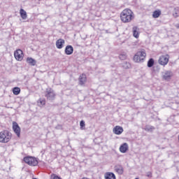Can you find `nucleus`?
Wrapping results in <instances>:
<instances>
[{
	"instance_id": "nucleus-1",
	"label": "nucleus",
	"mask_w": 179,
	"mask_h": 179,
	"mask_svg": "<svg viewBox=\"0 0 179 179\" xmlns=\"http://www.w3.org/2000/svg\"><path fill=\"white\" fill-rule=\"evenodd\" d=\"M120 19L123 23H129L134 19V13L126 8L120 13Z\"/></svg>"
},
{
	"instance_id": "nucleus-2",
	"label": "nucleus",
	"mask_w": 179,
	"mask_h": 179,
	"mask_svg": "<svg viewBox=\"0 0 179 179\" xmlns=\"http://www.w3.org/2000/svg\"><path fill=\"white\" fill-rule=\"evenodd\" d=\"M12 138V134L7 130L0 132V142L1 143H8Z\"/></svg>"
},
{
	"instance_id": "nucleus-3",
	"label": "nucleus",
	"mask_w": 179,
	"mask_h": 179,
	"mask_svg": "<svg viewBox=\"0 0 179 179\" xmlns=\"http://www.w3.org/2000/svg\"><path fill=\"white\" fill-rule=\"evenodd\" d=\"M45 96L47 98V100L52 101V100L55 99V92H54V90L51 88L46 89L45 92Z\"/></svg>"
},
{
	"instance_id": "nucleus-4",
	"label": "nucleus",
	"mask_w": 179,
	"mask_h": 179,
	"mask_svg": "<svg viewBox=\"0 0 179 179\" xmlns=\"http://www.w3.org/2000/svg\"><path fill=\"white\" fill-rule=\"evenodd\" d=\"M24 162L27 163V164H29V166H37V164H38L37 159L32 157H25Z\"/></svg>"
},
{
	"instance_id": "nucleus-5",
	"label": "nucleus",
	"mask_w": 179,
	"mask_h": 179,
	"mask_svg": "<svg viewBox=\"0 0 179 179\" xmlns=\"http://www.w3.org/2000/svg\"><path fill=\"white\" fill-rule=\"evenodd\" d=\"M169 58L170 57L169 56V55H162L159 57L158 62L160 65H162L163 66H166V65L169 64Z\"/></svg>"
},
{
	"instance_id": "nucleus-6",
	"label": "nucleus",
	"mask_w": 179,
	"mask_h": 179,
	"mask_svg": "<svg viewBox=\"0 0 179 179\" xmlns=\"http://www.w3.org/2000/svg\"><path fill=\"white\" fill-rule=\"evenodd\" d=\"M162 76L164 80H170V79H171V77L173 76V71L166 70L162 73Z\"/></svg>"
},
{
	"instance_id": "nucleus-7",
	"label": "nucleus",
	"mask_w": 179,
	"mask_h": 179,
	"mask_svg": "<svg viewBox=\"0 0 179 179\" xmlns=\"http://www.w3.org/2000/svg\"><path fill=\"white\" fill-rule=\"evenodd\" d=\"M14 57L17 61H22L23 59V51L18 49L14 52Z\"/></svg>"
},
{
	"instance_id": "nucleus-8",
	"label": "nucleus",
	"mask_w": 179,
	"mask_h": 179,
	"mask_svg": "<svg viewBox=\"0 0 179 179\" xmlns=\"http://www.w3.org/2000/svg\"><path fill=\"white\" fill-rule=\"evenodd\" d=\"M13 129L18 138L20 137V127L16 122H13Z\"/></svg>"
},
{
	"instance_id": "nucleus-9",
	"label": "nucleus",
	"mask_w": 179,
	"mask_h": 179,
	"mask_svg": "<svg viewBox=\"0 0 179 179\" xmlns=\"http://www.w3.org/2000/svg\"><path fill=\"white\" fill-rule=\"evenodd\" d=\"M113 132L115 135H121L124 132V129L120 126H116L113 128Z\"/></svg>"
},
{
	"instance_id": "nucleus-10",
	"label": "nucleus",
	"mask_w": 179,
	"mask_h": 179,
	"mask_svg": "<svg viewBox=\"0 0 179 179\" xmlns=\"http://www.w3.org/2000/svg\"><path fill=\"white\" fill-rule=\"evenodd\" d=\"M64 44H65V40L62 38H59L56 41V47L59 50H61L64 47Z\"/></svg>"
},
{
	"instance_id": "nucleus-11",
	"label": "nucleus",
	"mask_w": 179,
	"mask_h": 179,
	"mask_svg": "<svg viewBox=\"0 0 179 179\" xmlns=\"http://www.w3.org/2000/svg\"><path fill=\"white\" fill-rule=\"evenodd\" d=\"M65 54L66 55H72L73 54V47L72 45H67L65 48Z\"/></svg>"
},
{
	"instance_id": "nucleus-12",
	"label": "nucleus",
	"mask_w": 179,
	"mask_h": 179,
	"mask_svg": "<svg viewBox=\"0 0 179 179\" xmlns=\"http://www.w3.org/2000/svg\"><path fill=\"white\" fill-rule=\"evenodd\" d=\"M120 150L121 153H127V151L128 150V143H124L122 145H120Z\"/></svg>"
},
{
	"instance_id": "nucleus-13",
	"label": "nucleus",
	"mask_w": 179,
	"mask_h": 179,
	"mask_svg": "<svg viewBox=\"0 0 179 179\" xmlns=\"http://www.w3.org/2000/svg\"><path fill=\"white\" fill-rule=\"evenodd\" d=\"M20 14L22 19H23L24 20H26V19H27V13H26V10H24L23 8H21L20 10Z\"/></svg>"
},
{
	"instance_id": "nucleus-14",
	"label": "nucleus",
	"mask_w": 179,
	"mask_h": 179,
	"mask_svg": "<svg viewBox=\"0 0 179 179\" xmlns=\"http://www.w3.org/2000/svg\"><path fill=\"white\" fill-rule=\"evenodd\" d=\"M105 179H115V175L111 172H107L105 174Z\"/></svg>"
},
{
	"instance_id": "nucleus-15",
	"label": "nucleus",
	"mask_w": 179,
	"mask_h": 179,
	"mask_svg": "<svg viewBox=\"0 0 179 179\" xmlns=\"http://www.w3.org/2000/svg\"><path fill=\"white\" fill-rule=\"evenodd\" d=\"M115 171L120 175L124 173V169L121 166H115Z\"/></svg>"
},
{
	"instance_id": "nucleus-16",
	"label": "nucleus",
	"mask_w": 179,
	"mask_h": 179,
	"mask_svg": "<svg viewBox=\"0 0 179 179\" xmlns=\"http://www.w3.org/2000/svg\"><path fill=\"white\" fill-rule=\"evenodd\" d=\"M80 85H85L86 83V75L83 74L79 78Z\"/></svg>"
},
{
	"instance_id": "nucleus-17",
	"label": "nucleus",
	"mask_w": 179,
	"mask_h": 179,
	"mask_svg": "<svg viewBox=\"0 0 179 179\" xmlns=\"http://www.w3.org/2000/svg\"><path fill=\"white\" fill-rule=\"evenodd\" d=\"M138 29L136 27H133V36L136 38H138L139 37V31H138Z\"/></svg>"
},
{
	"instance_id": "nucleus-18",
	"label": "nucleus",
	"mask_w": 179,
	"mask_h": 179,
	"mask_svg": "<svg viewBox=\"0 0 179 179\" xmlns=\"http://www.w3.org/2000/svg\"><path fill=\"white\" fill-rule=\"evenodd\" d=\"M27 62H28V64H29L32 66H34V65H36V60H34V59L31 57H28L27 59Z\"/></svg>"
},
{
	"instance_id": "nucleus-19",
	"label": "nucleus",
	"mask_w": 179,
	"mask_h": 179,
	"mask_svg": "<svg viewBox=\"0 0 179 179\" xmlns=\"http://www.w3.org/2000/svg\"><path fill=\"white\" fill-rule=\"evenodd\" d=\"M173 16H174L175 17H178V16H179V8L178 7H176L173 9Z\"/></svg>"
},
{
	"instance_id": "nucleus-20",
	"label": "nucleus",
	"mask_w": 179,
	"mask_h": 179,
	"mask_svg": "<svg viewBox=\"0 0 179 179\" xmlns=\"http://www.w3.org/2000/svg\"><path fill=\"white\" fill-rule=\"evenodd\" d=\"M160 15H162V12L160 10H155L152 14V17H154L155 19H157V17H159Z\"/></svg>"
},
{
	"instance_id": "nucleus-21",
	"label": "nucleus",
	"mask_w": 179,
	"mask_h": 179,
	"mask_svg": "<svg viewBox=\"0 0 179 179\" xmlns=\"http://www.w3.org/2000/svg\"><path fill=\"white\" fill-rule=\"evenodd\" d=\"M138 56L141 58L142 61L146 58V52H138Z\"/></svg>"
},
{
	"instance_id": "nucleus-22",
	"label": "nucleus",
	"mask_w": 179,
	"mask_h": 179,
	"mask_svg": "<svg viewBox=\"0 0 179 179\" xmlns=\"http://www.w3.org/2000/svg\"><path fill=\"white\" fill-rule=\"evenodd\" d=\"M145 131H148V132H152V131H155V128L153 126L147 125L145 127Z\"/></svg>"
},
{
	"instance_id": "nucleus-23",
	"label": "nucleus",
	"mask_w": 179,
	"mask_h": 179,
	"mask_svg": "<svg viewBox=\"0 0 179 179\" xmlns=\"http://www.w3.org/2000/svg\"><path fill=\"white\" fill-rule=\"evenodd\" d=\"M134 61H135V62H142L141 58L138 55V52L134 55Z\"/></svg>"
},
{
	"instance_id": "nucleus-24",
	"label": "nucleus",
	"mask_w": 179,
	"mask_h": 179,
	"mask_svg": "<svg viewBox=\"0 0 179 179\" xmlns=\"http://www.w3.org/2000/svg\"><path fill=\"white\" fill-rule=\"evenodd\" d=\"M13 94H15V96H17V94H20V89L17 87H15L13 89Z\"/></svg>"
},
{
	"instance_id": "nucleus-25",
	"label": "nucleus",
	"mask_w": 179,
	"mask_h": 179,
	"mask_svg": "<svg viewBox=\"0 0 179 179\" xmlns=\"http://www.w3.org/2000/svg\"><path fill=\"white\" fill-rule=\"evenodd\" d=\"M153 65H155V59L151 58L148 62V68H152V66H153Z\"/></svg>"
},
{
	"instance_id": "nucleus-26",
	"label": "nucleus",
	"mask_w": 179,
	"mask_h": 179,
	"mask_svg": "<svg viewBox=\"0 0 179 179\" xmlns=\"http://www.w3.org/2000/svg\"><path fill=\"white\" fill-rule=\"evenodd\" d=\"M38 106H45V99H40L38 101Z\"/></svg>"
},
{
	"instance_id": "nucleus-27",
	"label": "nucleus",
	"mask_w": 179,
	"mask_h": 179,
	"mask_svg": "<svg viewBox=\"0 0 179 179\" xmlns=\"http://www.w3.org/2000/svg\"><path fill=\"white\" fill-rule=\"evenodd\" d=\"M50 179H62L61 177L58 176L57 174H51L50 175Z\"/></svg>"
},
{
	"instance_id": "nucleus-28",
	"label": "nucleus",
	"mask_w": 179,
	"mask_h": 179,
	"mask_svg": "<svg viewBox=\"0 0 179 179\" xmlns=\"http://www.w3.org/2000/svg\"><path fill=\"white\" fill-rule=\"evenodd\" d=\"M80 129H83V127H85V121L81 120L80 122Z\"/></svg>"
},
{
	"instance_id": "nucleus-29",
	"label": "nucleus",
	"mask_w": 179,
	"mask_h": 179,
	"mask_svg": "<svg viewBox=\"0 0 179 179\" xmlns=\"http://www.w3.org/2000/svg\"><path fill=\"white\" fill-rule=\"evenodd\" d=\"M119 58L120 59H125V58H127V55H120Z\"/></svg>"
},
{
	"instance_id": "nucleus-30",
	"label": "nucleus",
	"mask_w": 179,
	"mask_h": 179,
	"mask_svg": "<svg viewBox=\"0 0 179 179\" xmlns=\"http://www.w3.org/2000/svg\"><path fill=\"white\" fill-rule=\"evenodd\" d=\"M131 66V64L129 63H127V67L126 68H129Z\"/></svg>"
},
{
	"instance_id": "nucleus-31",
	"label": "nucleus",
	"mask_w": 179,
	"mask_h": 179,
	"mask_svg": "<svg viewBox=\"0 0 179 179\" xmlns=\"http://www.w3.org/2000/svg\"><path fill=\"white\" fill-rule=\"evenodd\" d=\"M176 27H177V29H179V24H176Z\"/></svg>"
},
{
	"instance_id": "nucleus-32",
	"label": "nucleus",
	"mask_w": 179,
	"mask_h": 179,
	"mask_svg": "<svg viewBox=\"0 0 179 179\" xmlns=\"http://www.w3.org/2000/svg\"><path fill=\"white\" fill-rule=\"evenodd\" d=\"M41 153H42V155H44V152L42 151Z\"/></svg>"
},
{
	"instance_id": "nucleus-33",
	"label": "nucleus",
	"mask_w": 179,
	"mask_h": 179,
	"mask_svg": "<svg viewBox=\"0 0 179 179\" xmlns=\"http://www.w3.org/2000/svg\"><path fill=\"white\" fill-rule=\"evenodd\" d=\"M83 179H88L87 178H83Z\"/></svg>"
},
{
	"instance_id": "nucleus-34",
	"label": "nucleus",
	"mask_w": 179,
	"mask_h": 179,
	"mask_svg": "<svg viewBox=\"0 0 179 179\" xmlns=\"http://www.w3.org/2000/svg\"><path fill=\"white\" fill-rule=\"evenodd\" d=\"M136 179H138V178H136Z\"/></svg>"
}]
</instances>
